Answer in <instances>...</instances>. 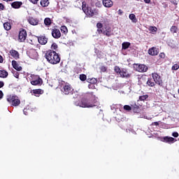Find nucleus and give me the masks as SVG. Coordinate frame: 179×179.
I'll list each match as a JSON object with an SVG mask.
<instances>
[{"instance_id": "nucleus-21", "label": "nucleus", "mask_w": 179, "mask_h": 179, "mask_svg": "<svg viewBox=\"0 0 179 179\" xmlns=\"http://www.w3.org/2000/svg\"><path fill=\"white\" fill-rule=\"evenodd\" d=\"M32 92L34 94V96H36V97H39L40 94H43L44 93V90L41 89H36V90H33Z\"/></svg>"}, {"instance_id": "nucleus-34", "label": "nucleus", "mask_w": 179, "mask_h": 179, "mask_svg": "<svg viewBox=\"0 0 179 179\" xmlns=\"http://www.w3.org/2000/svg\"><path fill=\"white\" fill-rule=\"evenodd\" d=\"M149 98V95L145 94V95H141L139 96V100L140 101H145L147 99Z\"/></svg>"}, {"instance_id": "nucleus-40", "label": "nucleus", "mask_w": 179, "mask_h": 179, "mask_svg": "<svg viewBox=\"0 0 179 179\" xmlns=\"http://www.w3.org/2000/svg\"><path fill=\"white\" fill-rule=\"evenodd\" d=\"M149 30L150 31H157V27L150 26Z\"/></svg>"}, {"instance_id": "nucleus-54", "label": "nucleus", "mask_w": 179, "mask_h": 179, "mask_svg": "<svg viewBox=\"0 0 179 179\" xmlns=\"http://www.w3.org/2000/svg\"><path fill=\"white\" fill-rule=\"evenodd\" d=\"M145 3H150V0H144Z\"/></svg>"}, {"instance_id": "nucleus-25", "label": "nucleus", "mask_w": 179, "mask_h": 179, "mask_svg": "<svg viewBox=\"0 0 179 179\" xmlns=\"http://www.w3.org/2000/svg\"><path fill=\"white\" fill-rule=\"evenodd\" d=\"M129 17L133 23H137L138 22V19H136V15H135V14H130L129 15Z\"/></svg>"}, {"instance_id": "nucleus-16", "label": "nucleus", "mask_w": 179, "mask_h": 179, "mask_svg": "<svg viewBox=\"0 0 179 179\" xmlns=\"http://www.w3.org/2000/svg\"><path fill=\"white\" fill-rule=\"evenodd\" d=\"M149 55L155 56L159 54V49L157 48L152 47L148 50Z\"/></svg>"}, {"instance_id": "nucleus-48", "label": "nucleus", "mask_w": 179, "mask_h": 179, "mask_svg": "<svg viewBox=\"0 0 179 179\" xmlns=\"http://www.w3.org/2000/svg\"><path fill=\"white\" fill-rule=\"evenodd\" d=\"M89 89H94V84H90L88 85Z\"/></svg>"}, {"instance_id": "nucleus-31", "label": "nucleus", "mask_w": 179, "mask_h": 179, "mask_svg": "<svg viewBox=\"0 0 179 179\" xmlns=\"http://www.w3.org/2000/svg\"><path fill=\"white\" fill-rule=\"evenodd\" d=\"M170 31L173 33V34L178 32V27L177 26H172L170 29Z\"/></svg>"}, {"instance_id": "nucleus-10", "label": "nucleus", "mask_w": 179, "mask_h": 179, "mask_svg": "<svg viewBox=\"0 0 179 179\" xmlns=\"http://www.w3.org/2000/svg\"><path fill=\"white\" fill-rule=\"evenodd\" d=\"M27 38V31H26V29H22L19 32L18 41H20V43H24Z\"/></svg>"}, {"instance_id": "nucleus-30", "label": "nucleus", "mask_w": 179, "mask_h": 179, "mask_svg": "<svg viewBox=\"0 0 179 179\" xmlns=\"http://www.w3.org/2000/svg\"><path fill=\"white\" fill-rule=\"evenodd\" d=\"M51 18L50 17H46L44 20V24L45 26H51Z\"/></svg>"}, {"instance_id": "nucleus-2", "label": "nucleus", "mask_w": 179, "mask_h": 179, "mask_svg": "<svg viewBox=\"0 0 179 179\" xmlns=\"http://www.w3.org/2000/svg\"><path fill=\"white\" fill-rule=\"evenodd\" d=\"M45 58L52 65H57V64L61 62V57L52 50H48L45 52Z\"/></svg>"}, {"instance_id": "nucleus-46", "label": "nucleus", "mask_w": 179, "mask_h": 179, "mask_svg": "<svg viewBox=\"0 0 179 179\" xmlns=\"http://www.w3.org/2000/svg\"><path fill=\"white\" fill-rule=\"evenodd\" d=\"M5 9V6L0 3V10H3Z\"/></svg>"}, {"instance_id": "nucleus-20", "label": "nucleus", "mask_w": 179, "mask_h": 179, "mask_svg": "<svg viewBox=\"0 0 179 179\" xmlns=\"http://www.w3.org/2000/svg\"><path fill=\"white\" fill-rule=\"evenodd\" d=\"M103 5L105 8H111L113 6V3L111 0H103Z\"/></svg>"}, {"instance_id": "nucleus-33", "label": "nucleus", "mask_w": 179, "mask_h": 179, "mask_svg": "<svg viewBox=\"0 0 179 179\" xmlns=\"http://www.w3.org/2000/svg\"><path fill=\"white\" fill-rule=\"evenodd\" d=\"M60 30L64 34H68V28L66 27V26H62Z\"/></svg>"}, {"instance_id": "nucleus-55", "label": "nucleus", "mask_w": 179, "mask_h": 179, "mask_svg": "<svg viewBox=\"0 0 179 179\" xmlns=\"http://www.w3.org/2000/svg\"><path fill=\"white\" fill-rule=\"evenodd\" d=\"M29 44H33V41H31L29 42Z\"/></svg>"}, {"instance_id": "nucleus-49", "label": "nucleus", "mask_w": 179, "mask_h": 179, "mask_svg": "<svg viewBox=\"0 0 179 179\" xmlns=\"http://www.w3.org/2000/svg\"><path fill=\"white\" fill-rule=\"evenodd\" d=\"M0 64H3V57L0 55Z\"/></svg>"}, {"instance_id": "nucleus-24", "label": "nucleus", "mask_w": 179, "mask_h": 179, "mask_svg": "<svg viewBox=\"0 0 179 179\" xmlns=\"http://www.w3.org/2000/svg\"><path fill=\"white\" fill-rule=\"evenodd\" d=\"M131 110L134 111V113H139V111H141V108L139 106L134 104L131 105Z\"/></svg>"}, {"instance_id": "nucleus-18", "label": "nucleus", "mask_w": 179, "mask_h": 179, "mask_svg": "<svg viewBox=\"0 0 179 179\" xmlns=\"http://www.w3.org/2000/svg\"><path fill=\"white\" fill-rule=\"evenodd\" d=\"M120 75L121 78H131V73H128V71H127L125 69H122Z\"/></svg>"}, {"instance_id": "nucleus-45", "label": "nucleus", "mask_w": 179, "mask_h": 179, "mask_svg": "<svg viewBox=\"0 0 179 179\" xmlns=\"http://www.w3.org/2000/svg\"><path fill=\"white\" fill-rule=\"evenodd\" d=\"M159 57L160 58H166V55L164 52H161L159 54Z\"/></svg>"}, {"instance_id": "nucleus-36", "label": "nucleus", "mask_w": 179, "mask_h": 179, "mask_svg": "<svg viewBox=\"0 0 179 179\" xmlns=\"http://www.w3.org/2000/svg\"><path fill=\"white\" fill-rule=\"evenodd\" d=\"M114 71L116 73H119V75H120L121 72L122 70H121V69L120 68V66H115L114 67Z\"/></svg>"}, {"instance_id": "nucleus-8", "label": "nucleus", "mask_w": 179, "mask_h": 179, "mask_svg": "<svg viewBox=\"0 0 179 179\" xmlns=\"http://www.w3.org/2000/svg\"><path fill=\"white\" fill-rule=\"evenodd\" d=\"M82 8L85 15H87L90 16V17H93V16L95 15V10L92 9V7H87L86 5H83Z\"/></svg>"}, {"instance_id": "nucleus-29", "label": "nucleus", "mask_w": 179, "mask_h": 179, "mask_svg": "<svg viewBox=\"0 0 179 179\" xmlns=\"http://www.w3.org/2000/svg\"><path fill=\"white\" fill-rule=\"evenodd\" d=\"M3 27H4L5 30H7V31L10 30V29H12L10 23H9V22H5L3 24Z\"/></svg>"}, {"instance_id": "nucleus-53", "label": "nucleus", "mask_w": 179, "mask_h": 179, "mask_svg": "<svg viewBox=\"0 0 179 179\" xmlns=\"http://www.w3.org/2000/svg\"><path fill=\"white\" fill-rule=\"evenodd\" d=\"M152 125H155L156 127H158L159 123L157 122H155L152 123Z\"/></svg>"}, {"instance_id": "nucleus-41", "label": "nucleus", "mask_w": 179, "mask_h": 179, "mask_svg": "<svg viewBox=\"0 0 179 179\" xmlns=\"http://www.w3.org/2000/svg\"><path fill=\"white\" fill-rule=\"evenodd\" d=\"M100 69H101V72H107V67L106 66H101Z\"/></svg>"}, {"instance_id": "nucleus-27", "label": "nucleus", "mask_w": 179, "mask_h": 179, "mask_svg": "<svg viewBox=\"0 0 179 179\" xmlns=\"http://www.w3.org/2000/svg\"><path fill=\"white\" fill-rule=\"evenodd\" d=\"M87 82L91 85H96V83H97V79L94 78H87Z\"/></svg>"}, {"instance_id": "nucleus-28", "label": "nucleus", "mask_w": 179, "mask_h": 179, "mask_svg": "<svg viewBox=\"0 0 179 179\" xmlns=\"http://www.w3.org/2000/svg\"><path fill=\"white\" fill-rule=\"evenodd\" d=\"M41 5L43 6V8H45L50 5V2L48 0H41Z\"/></svg>"}, {"instance_id": "nucleus-52", "label": "nucleus", "mask_w": 179, "mask_h": 179, "mask_svg": "<svg viewBox=\"0 0 179 179\" xmlns=\"http://www.w3.org/2000/svg\"><path fill=\"white\" fill-rule=\"evenodd\" d=\"M23 113H24V115H28V113H27V109H24V110H23Z\"/></svg>"}, {"instance_id": "nucleus-15", "label": "nucleus", "mask_w": 179, "mask_h": 179, "mask_svg": "<svg viewBox=\"0 0 179 179\" xmlns=\"http://www.w3.org/2000/svg\"><path fill=\"white\" fill-rule=\"evenodd\" d=\"M10 55L15 59H19V58H20V55L19 54V52H17V50H13V49L10 50Z\"/></svg>"}, {"instance_id": "nucleus-23", "label": "nucleus", "mask_w": 179, "mask_h": 179, "mask_svg": "<svg viewBox=\"0 0 179 179\" xmlns=\"http://www.w3.org/2000/svg\"><path fill=\"white\" fill-rule=\"evenodd\" d=\"M146 84L148 85V86H149L150 87H155V86H156V83H155V81L153 82L152 80V78H148V81L146 83Z\"/></svg>"}, {"instance_id": "nucleus-35", "label": "nucleus", "mask_w": 179, "mask_h": 179, "mask_svg": "<svg viewBox=\"0 0 179 179\" xmlns=\"http://www.w3.org/2000/svg\"><path fill=\"white\" fill-rule=\"evenodd\" d=\"M165 142H174V138L166 136L164 138Z\"/></svg>"}, {"instance_id": "nucleus-32", "label": "nucleus", "mask_w": 179, "mask_h": 179, "mask_svg": "<svg viewBox=\"0 0 179 179\" xmlns=\"http://www.w3.org/2000/svg\"><path fill=\"white\" fill-rule=\"evenodd\" d=\"M51 50L52 51H55V52H57V51H58V45L55 43H53L51 45Z\"/></svg>"}, {"instance_id": "nucleus-47", "label": "nucleus", "mask_w": 179, "mask_h": 179, "mask_svg": "<svg viewBox=\"0 0 179 179\" xmlns=\"http://www.w3.org/2000/svg\"><path fill=\"white\" fill-rule=\"evenodd\" d=\"M118 15H120V16H121L122 15V13H124V12L122 11V10L119 9L117 11Z\"/></svg>"}, {"instance_id": "nucleus-11", "label": "nucleus", "mask_w": 179, "mask_h": 179, "mask_svg": "<svg viewBox=\"0 0 179 179\" xmlns=\"http://www.w3.org/2000/svg\"><path fill=\"white\" fill-rule=\"evenodd\" d=\"M27 55H29V58H31L32 59H36L37 57H38V53L37 52V50L35 49H29L27 52Z\"/></svg>"}, {"instance_id": "nucleus-6", "label": "nucleus", "mask_w": 179, "mask_h": 179, "mask_svg": "<svg viewBox=\"0 0 179 179\" xmlns=\"http://www.w3.org/2000/svg\"><path fill=\"white\" fill-rule=\"evenodd\" d=\"M151 76L156 85H158V86H163V80L159 73H152Z\"/></svg>"}, {"instance_id": "nucleus-39", "label": "nucleus", "mask_w": 179, "mask_h": 179, "mask_svg": "<svg viewBox=\"0 0 179 179\" xmlns=\"http://www.w3.org/2000/svg\"><path fill=\"white\" fill-rule=\"evenodd\" d=\"M178 69H179V65L178 64H175L172 66V71H178Z\"/></svg>"}, {"instance_id": "nucleus-3", "label": "nucleus", "mask_w": 179, "mask_h": 179, "mask_svg": "<svg viewBox=\"0 0 179 179\" xmlns=\"http://www.w3.org/2000/svg\"><path fill=\"white\" fill-rule=\"evenodd\" d=\"M6 100L12 107H17L18 106H20V99H19V96L16 95H7Z\"/></svg>"}, {"instance_id": "nucleus-5", "label": "nucleus", "mask_w": 179, "mask_h": 179, "mask_svg": "<svg viewBox=\"0 0 179 179\" xmlns=\"http://www.w3.org/2000/svg\"><path fill=\"white\" fill-rule=\"evenodd\" d=\"M30 83L33 86H41L43 85V79L40 78V76L32 74L31 75Z\"/></svg>"}, {"instance_id": "nucleus-22", "label": "nucleus", "mask_w": 179, "mask_h": 179, "mask_svg": "<svg viewBox=\"0 0 179 179\" xmlns=\"http://www.w3.org/2000/svg\"><path fill=\"white\" fill-rule=\"evenodd\" d=\"M9 73L6 70H0V78L2 79H6L8 78Z\"/></svg>"}, {"instance_id": "nucleus-51", "label": "nucleus", "mask_w": 179, "mask_h": 179, "mask_svg": "<svg viewBox=\"0 0 179 179\" xmlns=\"http://www.w3.org/2000/svg\"><path fill=\"white\" fill-rule=\"evenodd\" d=\"M3 92L1 90H0V100L3 99Z\"/></svg>"}, {"instance_id": "nucleus-37", "label": "nucleus", "mask_w": 179, "mask_h": 179, "mask_svg": "<svg viewBox=\"0 0 179 179\" xmlns=\"http://www.w3.org/2000/svg\"><path fill=\"white\" fill-rule=\"evenodd\" d=\"M86 79H87V76H86L85 74H80V80L82 82H85V80H86Z\"/></svg>"}, {"instance_id": "nucleus-19", "label": "nucleus", "mask_w": 179, "mask_h": 179, "mask_svg": "<svg viewBox=\"0 0 179 179\" xmlns=\"http://www.w3.org/2000/svg\"><path fill=\"white\" fill-rule=\"evenodd\" d=\"M22 5L23 3L22 1H14L11 3V6L14 8V9H19Z\"/></svg>"}, {"instance_id": "nucleus-14", "label": "nucleus", "mask_w": 179, "mask_h": 179, "mask_svg": "<svg viewBox=\"0 0 179 179\" xmlns=\"http://www.w3.org/2000/svg\"><path fill=\"white\" fill-rule=\"evenodd\" d=\"M27 22L32 26H37V24H38V20L33 17H29L27 18Z\"/></svg>"}, {"instance_id": "nucleus-7", "label": "nucleus", "mask_w": 179, "mask_h": 179, "mask_svg": "<svg viewBox=\"0 0 179 179\" xmlns=\"http://www.w3.org/2000/svg\"><path fill=\"white\" fill-rule=\"evenodd\" d=\"M133 68L137 72H148V66L145 64H133Z\"/></svg>"}, {"instance_id": "nucleus-50", "label": "nucleus", "mask_w": 179, "mask_h": 179, "mask_svg": "<svg viewBox=\"0 0 179 179\" xmlns=\"http://www.w3.org/2000/svg\"><path fill=\"white\" fill-rule=\"evenodd\" d=\"M3 86H5V83H3V81H0V89L1 87H3Z\"/></svg>"}, {"instance_id": "nucleus-9", "label": "nucleus", "mask_w": 179, "mask_h": 179, "mask_svg": "<svg viewBox=\"0 0 179 179\" xmlns=\"http://www.w3.org/2000/svg\"><path fill=\"white\" fill-rule=\"evenodd\" d=\"M62 92V93H64V94L66 95L72 94L73 92V88H72V86H71V85L66 83L65 85L63 86Z\"/></svg>"}, {"instance_id": "nucleus-12", "label": "nucleus", "mask_w": 179, "mask_h": 179, "mask_svg": "<svg viewBox=\"0 0 179 179\" xmlns=\"http://www.w3.org/2000/svg\"><path fill=\"white\" fill-rule=\"evenodd\" d=\"M52 36L53 38H61V31L59 29L55 28L52 29Z\"/></svg>"}, {"instance_id": "nucleus-4", "label": "nucleus", "mask_w": 179, "mask_h": 179, "mask_svg": "<svg viewBox=\"0 0 179 179\" xmlns=\"http://www.w3.org/2000/svg\"><path fill=\"white\" fill-rule=\"evenodd\" d=\"M96 27L99 34H103V36H107V37H110L113 34L111 33V28H108L105 31H103V24L101 22H98Z\"/></svg>"}, {"instance_id": "nucleus-13", "label": "nucleus", "mask_w": 179, "mask_h": 179, "mask_svg": "<svg viewBox=\"0 0 179 179\" xmlns=\"http://www.w3.org/2000/svg\"><path fill=\"white\" fill-rule=\"evenodd\" d=\"M38 41L39 44H41L42 45H45V44H47L48 41V38H47V37H45V36L44 35L40 36L39 37H38Z\"/></svg>"}, {"instance_id": "nucleus-17", "label": "nucleus", "mask_w": 179, "mask_h": 179, "mask_svg": "<svg viewBox=\"0 0 179 179\" xmlns=\"http://www.w3.org/2000/svg\"><path fill=\"white\" fill-rule=\"evenodd\" d=\"M12 65H13V68H14V69H15V71H20L22 69V66H20L19 65V63H17V62H16V60L12 61Z\"/></svg>"}, {"instance_id": "nucleus-42", "label": "nucleus", "mask_w": 179, "mask_h": 179, "mask_svg": "<svg viewBox=\"0 0 179 179\" xmlns=\"http://www.w3.org/2000/svg\"><path fill=\"white\" fill-rule=\"evenodd\" d=\"M13 75H14V76H15V78H16V79H19V72H17V71H15L14 73H13Z\"/></svg>"}, {"instance_id": "nucleus-44", "label": "nucleus", "mask_w": 179, "mask_h": 179, "mask_svg": "<svg viewBox=\"0 0 179 179\" xmlns=\"http://www.w3.org/2000/svg\"><path fill=\"white\" fill-rule=\"evenodd\" d=\"M30 2L34 3V5H37V2H38L39 0H29Z\"/></svg>"}, {"instance_id": "nucleus-26", "label": "nucleus", "mask_w": 179, "mask_h": 179, "mask_svg": "<svg viewBox=\"0 0 179 179\" xmlns=\"http://www.w3.org/2000/svg\"><path fill=\"white\" fill-rule=\"evenodd\" d=\"M130 46H131V43H129V42H124L122 44V49H123V50H128V48H129Z\"/></svg>"}, {"instance_id": "nucleus-56", "label": "nucleus", "mask_w": 179, "mask_h": 179, "mask_svg": "<svg viewBox=\"0 0 179 179\" xmlns=\"http://www.w3.org/2000/svg\"><path fill=\"white\" fill-rule=\"evenodd\" d=\"M0 17H1V14H0Z\"/></svg>"}, {"instance_id": "nucleus-1", "label": "nucleus", "mask_w": 179, "mask_h": 179, "mask_svg": "<svg viewBox=\"0 0 179 179\" xmlns=\"http://www.w3.org/2000/svg\"><path fill=\"white\" fill-rule=\"evenodd\" d=\"M96 103H97L96 95L93 94V92H91L87 94L85 97L82 98L81 101L78 103V106L83 108H90L96 107V105H94Z\"/></svg>"}, {"instance_id": "nucleus-43", "label": "nucleus", "mask_w": 179, "mask_h": 179, "mask_svg": "<svg viewBox=\"0 0 179 179\" xmlns=\"http://www.w3.org/2000/svg\"><path fill=\"white\" fill-rule=\"evenodd\" d=\"M172 136H173L174 138H178V133L175 131L172 134Z\"/></svg>"}, {"instance_id": "nucleus-38", "label": "nucleus", "mask_w": 179, "mask_h": 179, "mask_svg": "<svg viewBox=\"0 0 179 179\" xmlns=\"http://www.w3.org/2000/svg\"><path fill=\"white\" fill-rule=\"evenodd\" d=\"M124 110H125V111H131V110H132V106H130L129 105H125L123 107Z\"/></svg>"}]
</instances>
